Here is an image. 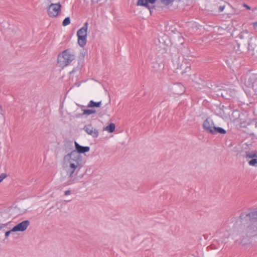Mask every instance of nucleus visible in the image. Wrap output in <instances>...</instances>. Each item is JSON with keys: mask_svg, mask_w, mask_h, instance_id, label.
Masks as SVG:
<instances>
[{"mask_svg": "<svg viewBox=\"0 0 257 257\" xmlns=\"http://www.w3.org/2000/svg\"><path fill=\"white\" fill-rule=\"evenodd\" d=\"M243 7H245V8H246L247 10H250V7L248 6V5H247L246 4H244L243 5Z\"/></svg>", "mask_w": 257, "mask_h": 257, "instance_id": "b1692460", "label": "nucleus"}, {"mask_svg": "<svg viewBox=\"0 0 257 257\" xmlns=\"http://www.w3.org/2000/svg\"><path fill=\"white\" fill-rule=\"evenodd\" d=\"M182 66H183V65H182V64H181V65H180V69H182Z\"/></svg>", "mask_w": 257, "mask_h": 257, "instance_id": "bb28decb", "label": "nucleus"}, {"mask_svg": "<svg viewBox=\"0 0 257 257\" xmlns=\"http://www.w3.org/2000/svg\"><path fill=\"white\" fill-rule=\"evenodd\" d=\"M88 23L86 22L84 26L80 29L77 33L78 37V43L79 45L83 47L86 44L87 42V31L88 28Z\"/></svg>", "mask_w": 257, "mask_h": 257, "instance_id": "20e7f679", "label": "nucleus"}, {"mask_svg": "<svg viewBox=\"0 0 257 257\" xmlns=\"http://www.w3.org/2000/svg\"><path fill=\"white\" fill-rule=\"evenodd\" d=\"M70 168L69 169V177H72L73 173H74L76 169L79 167V168L81 167V164H78V163H71L69 164Z\"/></svg>", "mask_w": 257, "mask_h": 257, "instance_id": "f8f14e48", "label": "nucleus"}, {"mask_svg": "<svg viewBox=\"0 0 257 257\" xmlns=\"http://www.w3.org/2000/svg\"><path fill=\"white\" fill-rule=\"evenodd\" d=\"M254 27L255 28L257 29V22L254 23Z\"/></svg>", "mask_w": 257, "mask_h": 257, "instance_id": "a878e982", "label": "nucleus"}, {"mask_svg": "<svg viewBox=\"0 0 257 257\" xmlns=\"http://www.w3.org/2000/svg\"><path fill=\"white\" fill-rule=\"evenodd\" d=\"M240 220L244 223H254L257 221V209L248 212H244L240 215Z\"/></svg>", "mask_w": 257, "mask_h": 257, "instance_id": "7ed1b4c3", "label": "nucleus"}, {"mask_svg": "<svg viewBox=\"0 0 257 257\" xmlns=\"http://www.w3.org/2000/svg\"><path fill=\"white\" fill-rule=\"evenodd\" d=\"M215 127L213 121L210 118H207L203 123V128L207 133L213 134Z\"/></svg>", "mask_w": 257, "mask_h": 257, "instance_id": "6e6552de", "label": "nucleus"}, {"mask_svg": "<svg viewBox=\"0 0 257 257\" xmlns=\"http://www.w3.org/2000/svg\"><path fill=\"white\" fill-rule=\"evenodd\" d=\"M101 105V101L94 102L93 100H90L87 105L88 107H100Z\"/></svg>", "mask_w": 257, "mask_h": 257, "instance_id": "4468645a", "label": "nucleus"}, {"mask_svg": "<svg viewBox=\"0 0 257 257\" xmlns=\"http://www.w3.org/2000/svg\"><path fill=\"white\" fill-rule=\"evenodd\" d=\"M170 91L175 95H180L185 92V88L181 83H177L170 87Z\"/></svg>", "mask_w": 257, "mask_h": 257, "instance_id": "0eeeda50", "label": "nucleus"}, {"mask_svg": "<svg viewBox=\"0 0 257 257\" xmlns=\"http://www.w3.org/2000/svg\"><path fill=\"white\" fill-rule=\"evenodd\" d=\"M75 147L76 149L75 151L79 154L88 152L90 150V148L89 147L82 146L78 144L76 142H75Z\"/></svg>", "mask_w": 257, "mask_h": 257, "instance_id": "9d476101", "label": "nucleus"}, {"mask_svg": "<svg viewBox=\"0 0 257 257\" xmlns=\"http://www.w3.org/2000/svg\"><path fill=\"white\" fill-rule=\"evenodd\" d=\"M226 131L223 128L220 127H215V130L213 132V134H216L217 133L221 134H226Z\"/></svg>", "mask_w": 257, "mask_h": 257, "instance_id": "2eb2a0df", "label": "nucleus"}, {"mask_svg": "<svg viewBox=\"0 0 257 257\" xmlns=\"http://www.w3.org/2000/svg\"><path fill=\"white\" fill-rule=\"evenodd\" d=\"M70 192H71L70 190H66L64 192V194L66 196L70 194Z\"/></svg>", "mask_w": 257, "mask_h": 257, "instance_id": "5701e85b", "label": "nucleus"}, {"mask_svg": "<svg viewBox=\"0 0 257 257\" xmlns=\"http://www.w3.org/2000/svg\"><path fill=\"white\" fill-rule=\"evenodd\" d=\"M70 23V19L69 17L66 18L63 21L62 25L63 26H66Z\"/></svg>", "mask_w": 257, "mask_h": 257, "instance_id": "6ab92c4d", "label": "nucleus"}, {"mask_svg": "<svg viewBox=\"0 0 257 257\" xmlns=\"http://www.w3.org/2000/svg\"><path fill=\"white\" fill-rule=\"evenodd\" d=\"M3 225H7V223L4 224Z\"/></svg>", "mask_w": 257, "mask_h": 257, "instance_id": "cd10ccee", "label": "nucleus"}, {"mask_svg": "<svg viewBox=\"0 0 257 257\" xmlns=\"http://www.w3.org/2000/svg\"><path fill=\"white\" fill-rule=\"evenodd\" d=\"M75 58L74 55L71 53L70 50L68 49L58 55L57 63L59 67L64 68L69 65Z\"/></svg>", "mask_w": 257, "mask_h": 257, "instance_id": "f03ea898", "label": "nucleus"}, {"mask_svg": "<svg viewBox=\"0 0 257 257\" xmlns=\"http://www.w3.org/2000/svg\"><path fill=\"white\" fill-rule=\"evenodd\" d=\"M83 130L88 135L93 138H97L98 136V131L97 129L94 128L91 124L85 125Z\"/></svg>", "mask_w": 257, "mask_h": 257, "instance_id": "1a4fd4ad", "label": "nucleus"}, {"mask_svg": "<svg viewBox=\"0 0 257 257\" xmlns=\"http://www.w3.org/2000/svg\"><path fill=\"white\" fill-rule=\"evenodd\" d=\"M115 127V124L113 123H110L109 125L106 126L105 130L107 131L109 133H111L114 131Z\"/></svg>", "mask_w": 257, "mask_h": 257, "instance_id": "f3484780", "label": "nucleus"}, {"mask_svg": "<svg viewBox=\"0 0 257 257\" xmlns=\"http://www.w3.org/2000/svg\"><path fill=\"white\" fill-rule=\"evenodd\" d=\"M64 159L65 161H68L69 164L71 163L81 164L82 157L80 154L73 150L71 153L65 155Z\"/></svg>", "mask_w": 257, "mask_h": 257, "instance_id": "39448f33", "label": "nucleus"}, {"mask_svg": "<svg viewBox=\"0 0 257 257\" xmlns=\"http://www.w3.org/2000/svg\"><path fill=\"white\" fill-rule=\"evenodd\" d=\"M224 9V6H220L219 7V11L220 12H222Z\"/></svg>", "mask_w": 257, "mask_h": 257, "instance_id": "393cba45", "label": "nucleus"}, {"mask_svg": "<svg viewBox=\"0 0 257 257\" xmlns=\"http://www.w3.org/2000/svg\"><path fill=\"white\" fill-rule=\"evenodd\" d=\"M15 223V225H29L30 222L28 220H23L20 221V220H17V218H14L12 221L9 222V223Z\"/></svg>", "mask_w": 257, "mask_h": 257, "instance_id": "ddd939ff", "label": "nucleus"}, {"mask_svg": "<svg viewBox=\"0 0 257 257\" xmlns=\"http://www.w3.org/2000/svg\"><path fill=\"white\" fill-rule=\"evenodd\" d=\"M8 176L7 174L6 173H2L0 175V183L7 177Z\"/></svg>", "mask_w": 257, "mask_h": 257, "instance_id": "4be33fe9", "label": "nucleus"}, {"mask_svg": "<svg viewBox=\"0 0 257 257\" xmlns=\"http://www.w3.org/2000/svg\"><path fill=\"white\" fill-rule=\"evenodd\" d=\"M190 70H191V66L190 65L189 66H186L185 67V69L181 72V73L182 74H183L186 73H187L188 72H190Z\"/></svg>", "mask_w": 257, "mask_h": 257, "instance_id": "412c9836", "label": "nucleus"}, {"mask_svg": "<svg viewBox=\"0 0 257 257\" xmlns=\"http://www.w3.org/2000/svg\"><path fill=\"white\" fill-rule=\"evenodd\" d=\"M257 158V153L255 151L246 152V158Z\"/></svg>", "mask_w": 257, "mask_h": 257, "instance_id": "dca6fc26", "label": "nucleus"}, {"mask_svg": "<svg viewBox=\"0 0 257 257\" xmlns=\"http://www.w3.org/2000/svg\"><path fill=\"white\" fill-rule=\"evenodd\" d=\"M27 227L28 226H15L11 230L7 231L5 233V236L6 237H8L10 234L13 232L18 231H24L27 229Z\"/></svg>", "mask_w": 257, "mask_h": 257, "instance_id": "9b49d317", "label": "nucleus"}, {"mask_svg": "<svg viewBox=\"0 0 257 257\" xmlns=\"http://www.w3.org/2000/svg\"><path fill=\"white\" fill-rule=\"evenodd\" d=\"M61 5L59 3L51 4L49 6L47 9L48 15L52 18L57 17L61 13Z\"/></svg>", "mask_w": 257, "mask_h": 257, "instance_id": "423d86ee", "label": "nucleus"}, {"mask_svg": "<svg viewBox=\"0 0 257 257\" xmlns=\"http://www.w3.org/2000/svg\"><path fill=\"white\" fill-rule=\"evenodd\" d=\"M174 1V0H138L137 6L144 7L149 10L150 14H152V10L155 9V6H153L157 2H160L164 6H168Z\"/></svg>", "mask_w": 257, "mask_h": 257, "instance_id": "f257e3e1", "label": "nucleus"}, {"mask_svg": "<svg viewBox=\"0 0 257 257\" xmlns=\"http://www.w3.org/2000/svg\"><path fill=\"white\" fill-rule=\"evenodd\" d=\"M83 114L86 115H90L92 113H95L96 112V110L94 109H83Z\"/></svg>", "mask_w": 257, "mask_h": 257, "instance_id": "a211bd4d", "label": "nucleus"}, {"mask_svg": "<svg viewBox=\"0 0 257 257\" xmlns=\"http://www.w3.org/2000/svg\"><path fill=\"white\" fill-rule=\"evenodd\" d=\"M257 164V159H253L248 162V164L250 166H254Z\"/></svg>", "mask_w": 257, "mask_h": 257, "instance_id": "aec40b11", "label": "nucleus"}]
</instances>
